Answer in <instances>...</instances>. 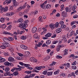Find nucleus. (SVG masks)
I'll list each match as a JSON object with an SVG mask.
<instances>
[{
  "mask_svg": "<svg viewBox=\"0 0 78 78\" xmlns=\"http://www.w3.org/2000/svg\"><path fill=\"white\" fill-rule=\"evenodd\" d=\"M29 22V21L28 20H26L24 21L23 23H20L19 26V27L21 28V30H24L26 28H27L28 27V25L27 23Z\"/></svg>",
  "mask_w": 78,
  "mask_h": 78,
  "instance_id": "obj_1",
  "label": "nucleus"
},
{
  "mask_svg": "<svg viewBox=\"0 0 78 78\" xmlns=\"http://www.w3.org/2000/svg\"><path fill=\"white\" fill-rule=\"evenodd\" d=\"M50 28H57L59 27V23L58 22H56L55 24H50Z\"/></svg>",
  "mask_w": 78,
  "mask_h": 78,
  "instance_id": "obj_2",
  "label": "nucleus"
},
{
  "mask_svg": "<svg viewBox=\"0 0 78 78\" xmlns=\"http://www.w3.org/2000/svg\"><path fill=\"white\" fill-rule=\"evenodd\" d=\"M3 46H1V48H6V47H8L10 46V44L9 43H2Z\"/></svg>",
  "mask_w": 78,
  "mask_h": 78,
  "instance_id": "obj_3",
  "label": "nucleus"
},
{
  "mask_svg": "<svg viewBox=\"0 0 78 78\" xmlns=\"http://www.w3.org/2000/svg\"><path fill=\"white\" fill-rule=\"evenodd\" d=\"M76 8H77V6L75 4H74L72 8V10L73 11V12H72L71 14H73L74 13H75V12H76V11H75V10L76 9Z\"/></svg>",
  "mask_w": 78,
  "mask_h": 78,
  "instance_id": "obj_4",
  "label": "nucleus"
},
{
  "mask_svg": "<svg viewBox=\"0 0 78 78\" xmlns=\"http://www.w3.org/2000/svg\"><path fill=\"white\" fill-rule=\"evenodd\" d=\"M10 70V68L9 67H6V69H5V73L4 74V75L5 76H7V74H8V72H9V71Z\"/></svg>",
  "mask_w": 78,
  "mask_h": 78,
  "instance_id": "obj_5",
  "label": "nucleus"
},
{
  "mask_svg": "<svg viewBox=\"0 0 78 78\" xmlns=\"http://www.w3.org/2000/svg\"><path fill=\"white\" fill-rule=\"evenodd\" d=\"M30 60L32 62H37V60L34 57L30 58Z\"/></svg>",
  "mask_w": 78,
  "mask_h": 78,
  "instance_id": "obj_6",
  "label": "nucleus"
},
{
  "mask_svg": "<svg viewBox=\"0 0 78 78\" xmlns=\"http://www.w3.org/2000/svg\"><path fill=\"white\" fill-rule=\"evenodd\" d=\"M8 10V7H2V9L1 10V12H6V11H7Z\"/></svg>",
  "mask_w": 78,
  "mask_h": 78,
  "instance_id": "obj_7",
  "label": "nucleus"
},
{
  "mask_svg": "<svg viewBox=\"0 0 78 78\" xmlns=\"http://www.w3.org/2000/svg\"><path fill=\"white\" fill-rule=\"evenodd\" d=\"M8 60L9 62H13L15 61L14 58L12 57H9L8 58Z\"/></svg>",
  "mask_w": 78,
  "mask_h": 78,
  "instance_id": "obj_8",
  "label": "nucleus"
},
{
  "mask_svg": "<svg viewBox=\"0 0 78 78\" xmlns=\"http://www.w3.org/2000/svg\"><path fill=\"white\" fill-rule=\"evenodd\" d=\"M37 31V27H34L32 29V32L33 33H35Z\"/></svg>",
  "mask_w": 78,
  "mask_h": 78,
  "instance_id": "obj_9",
  "label": "nucleus"
},
{
  "mask_svg": "<svg viewBox=\"0 0 78 78\" xmlns=\"http://www.w3.org/2000/svg\"><path fill=\"white\" fill-rule=\"evenodd\" d=\"M11 2V0H6L5 2L3 3L4 5H6V4H7V5H9V3H10Z\"/></svg>",
  "mask_w": 78,
  "mask_h": 78,
  "instance_id": "obj_10",
  "label": "nucleus"
},
{
  "mask_svg": "<svg viewBox=\"0 0 78 78\" xmlns=\"http://www.w3.org/2000/svg\"><path fill=\"white\" fill-rule=\"evenodd\" d=\"M13 7H16L17 6V2H16V0L13 1Z\"/></svg>",
  "mask_w": 78,
  "mask_h": 78,
  "instance_id": "obj_11",
  "label": "nucleus"
},
{
  "mask_svg": "<svg viewBox=\"0 0 78 78\" xmlns=\"http://www.w3.org/2000/svg\"><path fill=\"white\" fill-rule=\"evenodd\" d=\"M52 34L50 33H48L46 34L45 35V37H50L51 36Z\"/></svg>",
  "mask_w": 78,
  "mask_h": 78,
  "instance_id": "obj_12",
  "label": "nucleus"
},
{
  "mask_svg": "<svg viewBox=\"0 0 78 78\" xmlns=\"http://www.w3.org/2000/svg\"><path fill=\"white\" fill-rule=\"evenodd\" d=\"M61 16L66 17L67 16V13L65 12H63L61 13Z\"/></svg>",
  "mask_w": 78,
  "mask_h": 78,
  "instance_id": "obj_13",
  "label": "nucleus"
},
{
  "mask_svg": "<svg viewBox=\"0 0 78 78\" xmlns=\"http://www.w3.org/2000/svg\"><path fill=\"white\" fill-rule=\"evenodd\" d=\"M4 34H8V35H10V36H12V34L10 33V32H7V31H5L3 32Z\"/></svg>",
  "mask_w": 78,
  "mask_h": 78,
  "instance_id": "obj_14",
  "label": "nucleus"
},
{
  "mask_svg": "<svg viewBox=\"0 0 78 78\" xmlns=\"http://www.w3.org/2000/svg\"><path fill=\"white\" fill-rule=\"evenodd\" d=\"M27 65H27V66H26V67L27 68V69H29V70H33V68H32L31 67V66H30V65L29 64H27Z\"/></svg>",
  "mask_w": 78,
  "mask_h": 78,
  "instance_id": "obj_15",
  "label": "nucleus"
},
{
  "mask_svg": "<svg viewBox=\"0 0 78 78\" xmlns=\"http://www.w3.org/2000/svg\"><path fill=\"white\" fill-rule=\"evenodd\" d=\"M61 31H62V29L61 28H58L56 30V32L58 33H61Z\"/></svg>",
  "mask_w": 78,
  "mask_h": 78,
  "instance_id": "obj_16",
  "label": "nucleus"
},
{
  "mask_svg": "<svg viewBox=\"0 0 78 78\" xmlns=\"http://www.w3.org/2000/svg\"><path fill=\"white\" fill-rule=\"evenodd\" d=\"M19 64H20V65H21V66H24L25 67H27V65H27V64H25L23 62H20Z\"/></svg>",
  "mask_w": 78,
  "mask_h": 78,
  "instance_id": "obj_17",
  "label": "nucleus"
},
{
  "mask_svg": "<svg viewBox=\"0 0 78 78\" xmlns=\"http://www.w3.org/2000/svg\"><path fill=\"white\" fill-rule=\"evenodd\" d=\"M47 3V1H46L44 2V3L42 4L41 5V6L42 8H44V7L45 6V5H45V4H46Z\"/></svg>",
  "mask_w": 78,
  "mask_h": 78,
  "instance_id": "obj_18",
  "label": "nucleus"
},
{
  "mask_svg": "<svg viewBox=\"0 0 78 78\" xmlns=\"http://www.w3.org/2000/svg\"><path fill=\"white\" fill-rule=\"evenodd\" d=\"M51 5L50 4H48L46 5V8L47 9H48V8H51Z\"/></svg>",
  "mask_w": 78,
  "mask_h": 78,
  "instance_id": "obj_19",
  "label": "nucleus"
},
{
  "mask_svg": "<svg viewBox=\"0 0 78 78\" xmlns=\"http://www.w3.org/2000/svg\"><path fill=\"white\" fill-rule=\"evenodd\" d=\"M42 45V43H41V42H39L38 44H36L35 45L37 47H41Z\"/></svg>",
  "mask_w": 78,
  "mask_h": 78,
  "instance_id": "obj_20",
  "label": "nucleus"
},
{
  "mask_svg": "<svg viewBox=\"0 0 78 78\" xmlns=\"http://www.w3.org/2000/svg\"><path fill=\"white\" fill-rule=\"evenodd\" d=\"M8 40H9V41H14V38H13L12 37H8Z\"/></svg>",
  "mask_w": 78,
  "mask_h": 78,
  "instance_id": "obj_21",
  "label": "nucleus"
},
{
  "mask_svg": "<svg viewBox=\"0 0 78 78\" xmlns=\"http://www.w3.org/2000/svg\"><path fill=\"white\" fill-rule=\"evenodd\" d=\"M6 61V59L4 58H2L0 59V62H4Z\"/></svg>",
  "mask_w": 78,
  "mask_h": 78,
  "instance_id": "obj_22",
  "label": "nucleus"
},
{
  "mask_svg": "<svg viewBox=\"0 0 78 78\" xmlns=\"http://www.w3.org/2000/svg\"><path fill=\"white\" fill-rule=\"evenodd\" d=\"M9 62H8L7 61L4 63V65H5V66H9Z\"/></svg>",
  "mask_w": 78,
  "mask_h": 78,
  "instance_id": "obj_23",
  "label": "nucleus"
},
{
  "mask_svg": "<svg viewBox=\"0 0 78 78\" xmlns=\"http://www.w3.org/2000/svg\"><path fill=\"white\" fill-rule=\"evenodd\" d=\"M47 30H44L43 31V32H41V35H43V34H44L47 32Z\"/></svg>",
  "mask_w": 78,
  "mask_h": 78,
  "instance_id": "obj_24",
  "label": "nucleus"
},
{
  "mask_svg": "<svg viewBox=\"0 0 78 78\" xmlns=\"http://www.w3.org/2000/svg\"><path fill=\"white\" fill-rule=\"evenodd\" d=\"M3 41L5 42H6L8 41V38L4 37L3 38Z\"/></svg>",
  "mask_w": 78,
  "mask_h": 78,
  "instance_id": "obj_25",
  "label": "nucleus"
},
{
  "mask_svg": "<svg viewBox=\"0 0 78 78\" xmlns=\"http://www.w3.org/2000/svg\"><path fill=\"white\" fill-rule=\"evenodd\" d=\"M52 73H53V72H48V73H47V74L48 76H50L52 75Z\"/></svg>",
  "mask_w": 78,
  "mask_h": 78,
  "instance_id": "obj_26",
  "label": "nucleus"
},
{
  "mask_svg": "<svg viewBox=\"0 0 78 78\" xmlns=\"http://www.w3.org/2000/svg\"><path fill=\"white\" fill-rule=\"evenodd\" d=\"M51 41L50 40H48L46 41V44H47V45H49L50 44H51Z\"/></svg>",
  "mask_w": 78,
  "mask_h": 78,
  "instance_id": "obj_27",
  "label": "nucleus"
},
{
  "mask_svg": "<svg viewBox=\"0 0 78 78\" xmlns=\"http://www.w3.org/2000/svg\"><path fill=\"white\" fill-rule=\"evenodd\" d=\"M27 38V37L25 36H22L21 37V39H23V40H25V39H26Z\"/></svg>",
  "mask_w": 78,
  "mask_h": 78,
  "instance_id": "obj_28",
  "label": "nucleus"
},
{
  "mask_svg": "<svg viewBox=\"0 0 78 78\" xmlns=\"http://www.w3.org/2000/svg\"><path fill=\"white\" fill-rule=\"evenodd\" d=\"M0 21L2 23L4 22H5V19L3 18H1L0 20Z\"/></svg>",
  "mask_w": 78,
  "mask_h": 78,
  "instance_id": "obj_29",
  "label": "nucleus"
},
{
  "mask_svg": "<svg viewBox=\"0 0 78 78\" xmlns=\"http://www.w3.org/2000/svg\"><path fill=\"white\" fill-rule=\"evenodd\" d=\"M59 70H57V71H55L54 73V75H57L59 73Z\"/></svg>",
  "mask_w": 78,
  "mask_h": 78,
  "instance_id": "obj_30",
  "label": "nucleus"
},
{
  "mask_svg": "<svg viewBox=\"0 0 78 78\" xmlns=\"http://www.w3.org/2000/svg\"><path fill=\"white\" fill-rule=\"evenodd\" d=\"M16 54L18 55L19 56H23V55L21 53H19V52H16Z\"/></svg>",
  "mask_w": 78,
  "mask_h": 78,
  "instance_id": "obj_31",
  "label": "nucleus"
},
{
  "mask_svg": "<svg viewBox=\"0 0 78 78\" xmlns=\"http://www.w3.org/2000/svg\"><path fill=\"white\" fill-rule=\"evenodd\" d=\"M35 69L38 70H41V68L40 66H36L35 67Z\"/></svg>",
  "mask_w": 78,
  "mask_h": 78,
  "instance_id": "obj_32",
  "label": "nucleus"
},
{
  "mask_svg": "<svg viewBox=\"0 0 78 78\" xmlns=\"http://www.w3.org/2000/svg\"><path fill=\"white\" fill-rule=\"evenodd\" d=\"M7 75H8L9 76H13V74H11L10 73V72H9L7 74Z\"/></svg>",
  "mask_w": 78,
  "mask_h": 78,
  "instance_id": "obj_33",
  "label": "nucleus"
},
{
  "mask_svg": "<svg viewBox=\"0 0 78 78\" xmlns=\"http://www.w3.org/2000/svg\"><path fill=\"white\" fill-rule=\"evenodd\" d=\"M64 22L63 21H61L59 22V25H64Z\"/></svg>",
  "mask_w": 78,
  "mask_h": 78,
  "instance_id": "obj_34",
  "label": "nucleus"
},
{
  "mask_svg": "<svg viewBox=\"0 0 78 78\" xmlns=\"http://www.w3.org/2000/svg\"><path fill=\"white\" fill-rule=\"evenodd\" d=\"M35 76V74H32L31 75H30L29 76L30 78H32L33 77H34V76Z\"/></svg>",
  "mask_w": 78,
  "mask_h": 78,
  "instance_id": "obj_35",
  "label": "nucleus"
},
{
  "mask_svg": "<svg viewBox=\"0 0 78 78\" xmlns=\"http://www.w3.org/2000/svg\"><path fill=\"white\" fill-rule=\"evenodd\" d=\"M66 27V26L65 25H62L61 27V28H65Z\"/></svg>",
  "mask_w": 78,
  "mask_h": 78,
  "instance_id": "obj_36",
  "label": "nucleus"
},
{
  "mask_svg": "<svg viewBox=\"0 0 78 78\" xmlns=\"http://www.w3.org/2000/svg\"><path fill=\"white\" fill-rule=\"evenodd\" d=\"M71 76H74V78L76 77V76H75V73L74 72H72L71 73Z\"/></svg>",
  "mask_w": 78,
  "mask_h": 78,
  "instance_id": "obj_37",
  "label": "nucleus"
},
{
  "mask_svg": "<svg viewBox=\"0 0 78 78\" xmlns=\"http://www.w3.org/2000/svg\"><path fill=\"white\" fill-rule=\"evenodd\" d=\"M14 75H19V73L17 72V71H15L13 73Z\"/></svg>",
  "mask_w": 78,
  "mask_h": 78,
  "instance_id": "obj_38",
  "label": "nucleus"
},
{
  "mask_svg": "<svg viewBox=\"0 0 78 78\" xmlns=\"http://www.w3.org/2000/svg\"><path fill=\"white\" fill-rule=\"evenodd\" d=\"M37 12H38V11L36 10L34 11V12H33V14L34 15H36V14H37Z\"/></svg>",
  "mask_w": 78,
  "mask_h": 78,
  "instance_id": "obj_39",
  "label": "nucleus"
},
{
  "mask_svg": "<svg viewBox=\"0 0 78 78\" xmlns=\"http://www.w3.org/2000/svg\"><path fill=\"white\" fill-rule=\"evenodd\" d=\"M16 70V67L13 68V69L11 70V71L12 72H14V70Z\"/></svg>",
  "mask_w": 78,
  "mask_h": 78,
  "instance_id": "obj_40",
  "label": "nucleus"
},
{
  "mask_svg": "<svg viewBox=\"0 0 78 78\" xmlns=\"http://www.w3.org/2000/svg\"><path fill=\"white\" fill-rule=\"evenodd\" d=\"M19 22H23V20L22 19V18H20L18 20Z\"/></svg>",
  "mask_w": 78,
  "mask_h": 78,
  "instance_id": "obj_41",
  "label": "nucleus"
},
{
  "mask_svg": "<svg viewBox=\"0 0 78 78\" xmlns=\"http://www.w3.org/2000/svg\"><path fill=\"white\" fill-rule=\"evenodd\" d=\"M56 57L57 58H58V59H61V58H62V57L59 55H57Z\"/></svg>",
  "mask_w": 78,
  "mask_h": 78,
  "instance_id": "obj_42",
  "label": "nucleus"
},
{
  "mask_svg": "<svg viewBox=\"0 0 78 78\" xmlns=\"http://www.w3.org/2000/svg\"><path fill=\"white\" fill-rule=\"evenodd\" d=\"M25 73H27L28 74L31 73V71H27L25 72Z\"/></svg>",
  "mask_w": 78,
  "mask_h": 78,
  "instance_id": "obj_43",
  "label": "nucleus"
},
{
  "mask_svg": "<svg viewBox=\"0 0 78 78\" xmlns=\"http://www.w3.org/2000/svg\"><path fill=\"white\" fill-rule=\"evenodd\" d=\"M39 20L40 22H42V17H41V16L39 17Z\"/></svg>",
  "mask_w": 78,
  "mask_h": 78,
  "instance_id": "obj_44",
  "label": "nucleus"
},
{
  "mask_svg": "<svg viewBox=\"0 0 78 78\" xmlns=\"http://www.w3.org/2000/svg\"><path fill=\"white\" fill-rule=\"evenodd\" d=\"M22 8L21 7H20L19 8L17 9V12H18V11H20V10H21Z\"/></svg>",
  "mask_w": 78,
  "mask_h": 78,
  "instance_id": "obj_45",
  "label": "nucleus"
},
{
  "mask_svg": "<svg viewBox=\"0 0 78 78\" xmlns=\"http://www.w3.org/2000/svg\"><path fill=\"white\" fill-rule=\"evenodd\" d=\"M43 74L45 75H47V71H43Z\"/></svg>",
  "mask_w": 78,
  "mask_h": 78,
  "instance_id": "obj_46",
  "label": "nucleus"
},
{
  "mask_svg": "<svg viewBox=\"0 0 78 78\" xmlns=\"http://www.w3.org/2000/svg\"><path fill=\"white\" fill-rule=\"evenodd\" d=\"M0 67L1 69H2L3 70H5V69H4V68H5V66H0Z\"/></svg>",
  "mask_w": 78,
  "mask_h": 78,
  "instance_id": "obj_47",
  "label": "nucleus"
},
{
  "mask_svg": "<svg viewBox=\"0 0 78 78\" xmlns=\"http://www.w3.org/2000/svg\"><path fill=\"white\" fill-rule=\"evenodd\" d=\"M72 32H71L70 34L69 35V36H72L73 35V33H75V31H72Z\"/></svg>",
  "mask_w": 78,
  "mask_h": 78,
  "instance_id": "obj_48",
  "label": "nucleus"
},
{
  "mask_svg": "<svg viewBox=\"0 0 78 78\" xmlns=\"http://www.w3.org/2000/svg\"><path fill=\"white\" fill-rule=\"evenodd\" d=\"M60 49H61V48H59L58 46L57 47L56 50L57 51H59L60 50Z\"/></svg>",
  "mask_w": 78,
  "mask_h": 78,
  "instance_id": "obj_49",
  "label": "nucleus"
},
{
  "mask_svg": "<svg viewBox=\"0 0 78 78\" xmlns=\"http://www.w3.org/2000/svg\"><path fill=\"white\" fill-rule=\"evenodd\" d=\"M4 56H9V54L8 52L7 53H4Z\"/></svg>",
  "mask_w": 78,
  "mask_h": 78,
  "instance_id": "obj_50",
  "label": "nucleus"
},
{
  "mask_svg": "<svg viewBox=\"0 0 78 78\" xmlns=\"http://www.w3.org/2000/svg\"><path fill=\"white\" fill-rule=\"evenodd\" d=\"M11 27H12V26L11 25H10L8 27L7 29H9V30H11Z\"/></svg>",
  "mask_w": 78,
  "mask_h": 78,
  "instance_id": "obj_51",
  "label": "nucleus"
},
{
  "mask_svg": "<svg viewBox=\"0 0 78 78\" xmlns=\"http://www.w3.org/2000/svg\"><path fill=\"white\" fill-rule=\"evenodd\" d=\"M25 33V30H22L20 32V34H22L23 33Z\"/></svg>",
  "mask_w": 78,
  "mask_h": 78,
  "instance_id": "obj_52",
  "label": "nucleus"
},
{
  "mask_svg": "<svg viewBox=\"0 0 78 78\" xmlns=\"http://www.w3.org/2000/svg\"><path fill=\"white\" fill-rule=\"evenodd\" d=\"M66 12H69V9L68 7L66 8Z\"/></svg>",
  "mask_w": 78,
  "mask_h": 78,
  "instance_id": "obj_53",
  "label": "nucleus"
},
{
  "mask_svg": "<svg viewBox=\"0 0 78 78\" xmlns=\"http://www.w3.org/2000/svg\"><path fill=\"white\" fill-rule=\"evenodd\" d=\"M68 51L66 49L65 50V54L64 55H67V54H68Z\"/></svg>",
  "mask_w": 78,
  "mask_h": 78,
  "instance_id": "obj_54",
  "label": "nucleus"
},
{
  "mask_svg": "<svg viewBox=\"0 0 78 78\" xmlns=\"http://www.w3.org/2000/svg\"><path fill=\"white\" fill-rule=\"evenodd\" d=\"M16 70H17V71H20V70H22V69L16 67Z\"/></svg>",
  "mask_w": 78,
  "mask_h": 78,
  "instance_id": "obj_55",
  "label": "nucleus"
},
{
  "mask_svg": "<svg viewBox=\"0 0 78 78\" xmlns=\"http://www.w3.org/2000/svg\"><path fill=\"white\" fill-rule=\"evenodd\" d=\"M2 28H6V25L5 24H3L2 25Z\"/></svg>",
  "mask_w": 78,
  "mask_h": 78,
  "instance_id": "obj_56",
  "label": "nucleus"
},
{
  "mask_svg": "<svg viewBox=\"0 0 78 78\" xmlns=\"http://www.w3.org/2000/svg\"><path fill=\"white\" fill-rule=\"evenodd\" d=\"M6 15L7 16H11V13H6Z\"/></svg>",
  "mask_w": 78,
  "mask_h": 78,
  "instance_id": "obj_57",
  "label": "nucleus"
},
{
  "mask_svg": "<svg viewBox=\"0 0 78 78\" xmlns=\"http://www.w3.org/2000/svg\"><path fill=\"white\" fill-rule=\"evenodd\" d=\"M73 17L74 18L76 19V18L78 17V16L76 15H75L73 16Z\"/></svg>",
  "mask_w": 78,
  "mask_h": 78,
  "instance_id": "obj_58",
  "label": "nucleus"
},
{
  "mask_svg": "<svg viewBox=\"0 0 78 78\" xmlns=\"http://www.w3.org/2000/svg\"><path fill=\"white\" fill-rule=\"evenodd\" d=\"M25 55L26 56H28V55H29V52L28 51L26 52L25 53Z\"/></svg>",
  "mask_w": 78,
  "mask_h": 78,
  "instance_id": "obj_59",
  "label": "nucleus"
},
{
  "mask_svg": "<svg viewBox=\"0 0 78 78\" xmlns=\"http://www.w3.org/2000/svg\"><path fill=\"white\" fill-rule=\"evenodd\" d=\"M58 42V41H54L53 42V44H57Z\"/></svg>",
  "mask_w": 78,
  "mask_h": 78,
  "instance_id": "obj_60",
  "label": "nucleus"
},
{
  "mask_svg": "<svg viewBox=\"0 0 78 78\" xmlns=\"http://www.w3.org/2000/svg\"><path fill=\"white\" fill-rule=\"evenodd\" d=\"M24 47H25V45L21 44L20 46V47L21 48H22L23 49L24 48Z\"/></svg>",
  "mask_w": 78,
  "mask_h": 78,
  "instance_id": "obj_61",
  "label": "nucleus"
},
{
  "mask_svg": "<svg viewBox=\"0 0 78 78\" xmlns=\"http://www.w3.org/2000/svg\"><path fill=\"white\" fill-rule=\"evenodd\" d=\"M55 46L54 45H51L50 46V48H55Z\"/></svg>",
  "mask_w": 78,
  "mask_h": 78,
  "instance_id": "obj_62",
  "label": "nucleus"
},
{
  "mask_svg": "<svg viewBox=\"0 0 78 78\" xmlns=\"http://www.w3.org/2000/svg\"><path fill=\"white\" fill-rule=\"evenodd\" d=\"M76 61H75L72 63V65H76Z\"/></svg>",
  "mask_w": 78,
  "mask_h": 78,
  "instance_id": "obj_63",
  "label": "nucleus"
},
{
  "mask_svg": "<svg viewBox=\"0 0 78 78\" xmlns=\"http://www.w3.org/2000/svg\"><path fill=\"white\" fill-rule=\"evenodd\" d=\"M24 78H30V76H28V75H26Z\"/></svg>",
  "mask_w": 78,
  "mask_h": 78,
  "instance_id": "obj_64",
  "label": "nucleus"
}]
</instances>
